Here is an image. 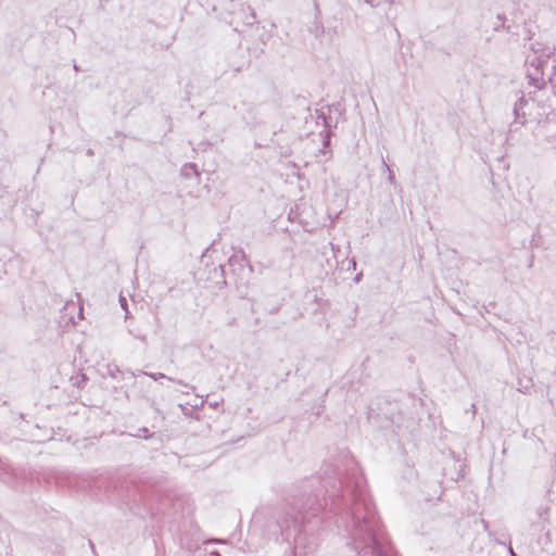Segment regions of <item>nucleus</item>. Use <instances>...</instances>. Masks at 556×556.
<instances>
[{
	"instance_id": "22",
	"label": "nucleus",
	"mask_w": 556,
	"mask_h": 556,
	"mask_svg": "<svg viewBox=\"0 0 556 556\" xmlns=\"http://www.w3.org/2000/svg\"><path fill=\"white\" fill-rule=\"evenodd\" d=\"M211 250H212V247L207 248V249L203 252V254H202V256H201V262H202V263H204V262H205V260L208 257V253H210V251H211Z\"/></svg>"
},
{
	"instance_id": "13",
	"label": "nucleus",
	"mask_w": 556,
	"mask_h": 556,
	"mask_svg": "<svg viewBox=\"0 0 556 556\" xmlns=\"http://www.w3.org/2000/svg\"><path fill=\"white\" fill-rule=\"evenodd\" d=\"M129 435L144 439H153L156 437L155 432H150L147 427L138 428L136 433H130Z\"/></svg>"
},
{
	"instance_id": "8",
	"label": "nucleus",
	"mask_w": 556,
	"mask_h": 556,
	"mask_svg": "<svg viewBox=\"0 0 556 556\" xmlns=\"http://www.w3.org/2000/svg\"><path fill=\"white\" fill-rule=\"evenodd\" d=\"M226 276L225 265L219 264L218 267H214V277H211V279H213L216 285H227Z\"/></svg>"
},
{
	"instance_id": "18",
	"label": "nucleus",
	"mask_w": 556,
	"mask_h": 556,
	"mask_svg": "<svg viewBox=\"0 0 556 556\" xmlns=\"http://www.w3.org/2000/svg\"><path fill=\"white\" fill-rule=\"evenodd\" d=\"M545 141L552 146H556V134L553 135H546Z\"/></svg>"
},
{
	"instance_id": "10",
	"label": "nucleus",
	"mask_w": 556,
	"mask_h": 556,
	"mask_svg": "<svg viewBox=\"0 0 556 556\" xmlns=\"http://www.w3.org/2000/svg\"><path fill=\"white\" fill-rule=\"evenodd\" d=\"M11 465L0 460V479L4 482H10V476L12 475Z\"/></svg>"
},
{
	"instance_id": "3",
	"label": "nucleus",
	"mask_w": 556,
	"mask_h": 556,
	"mask_svg": "<svg viewBox=\"0 0 556 556\" xmlns=\"http://www.w3.org/2000/svg\"><path fill=\"white\" fill-rule=\"evenodd\" d=\"M227 266L231 276L236 277L233 282L237 288H240V286H247L249 277L253 271V267L245 254L241 251L240 256L232 255L229 257Z\"/></svg>"
},
{
	"instance_id": "33",
	"label": "nucleus",
	"mask_w": 556,
	"mask_h": 556,
	"mask_svg": "<svg viewBox=\"0 0 556 556\" xmlns=\"http://www.w3.org/2000/svg\"><path fill=\"white\" fill-rule=\"evenodd\" d=\"M211 556H220V554L217 551H214L211 553Z\"/></svg>"
},
{
	"instance_id": "17",
	"label": "nucleus",
	"mask_w": 556,
	"mask_h": 556,
	"mask_svg": "<svg viewBox=\"0 0 556 556\" xmlns=\"http://www.w3.org/2000/svg\"><path fill=\"white\" fill-rule=\"evenodd\" d=\"M481 525L483 527V530L488 533V536L493 538L494 532L490 530L489 522L484 519H481Z\"/></svg>"
},
{
	"instance_id": "12",
	"label": "nucleus",
	"mask_w": 556,
	"mask_h": 556,
	"mask_svg": "<svg viewBox=\"0 0 556 556\" xmlns=\"http://www.w3.org/2000/svg\"><path fill=\"white\" fill-rule=\"evenodd\" d=\"M87 380H88L87 376L83 372H79V374L71 377L72 384L79 389H83L86 386Z\"/></svg>"
},
{
	"instance_id": "24",
	"label": "nucleus",
	"mask_w": 556,
	"mask_h": 556,
	"mask_svg": "<svg viewBox=\"0 0 556 556\" xmlns=\"http://www.w3.org/2000/svg\"><path fill=\"white\" fill-rule=\"evenodd\" d=\"M491 539H492V540H494V542H495L496 544H500V545H506V542H505V541H503V540H501V539L496 538L495 535H494L493 538H491Z\"/></svg>"
},
{
	"instance_id": "15",
	"label": "nucleus",
	"mask_w": 556,
	"mask_h": 556,
	"mask_svg": "<svg viewBox=\"0 0 556 556\" xmlns=\"http://www.w3.org/2000/svg\"><path fill=\"white\" fill-rule=\"evenodd\" d=\"M548 511H549V507H547V506H541L538 509L539 518L542 519V525H541L542 530H544L545 523L548 522V518H547Z\"/></svg>"
},
{
	"instance_id": "6",
	"label": "nucleus",
	"mask_w": 556,
	"mask_h": 556,
	"mask_svg": "<svg viewBox=\"0 0 556 556\" xmlns=\"http://www.w3.org/2000/svg\"><path fill=\"white\" fill-rule=\"evenodd\" d=\"M530 97L527 92H522L521 97L514 104L513 113L514 121L509 124V132L518 130L520 126L526 125L527 123V112L526 106L529 104Z\"/></svg>"
},
{
	"instance_id": "29",
	"label": "nucleus",
	"mask_w": 556,
	"mask_h": 556,
	"mask_svg": "<svg viewBox=\"0 0 556 556\" xmlns=\"http://www.w3.org/2000/svg\"><path fill=\"white\" fill-rule=\"evenodd\" d=\"M136 338H137V339H139V340H141V341H143V342L147 340V337H146L144 334H142V336H137Z\"/></svg>"
},
{
	"instance_id": "16",
	"label": "nucleus",
	"mask_w": 556,
	"mask_h": 556,
	"mask_svg": "<svg viewBox=\"0 0 556 556\" xmlns=\"http://www.w3.org/2000/svg\"><path fill=\"white\" fill-rule=\"evenodd\" d=\"M332 136V130H325L324 138H323V146L324 148H327L330 144V138Z\"/></svg>"
},
{
	"instance_id": "20",
	"label": "nucleus",
	"mask_w": 556,
	"mask_h": 556,
	"mask_svg": "<svg viewBox=\"0 0 556 556\" xmlns=\"http://www.w3.org/2000/svg\"><path fill=\"white\" fill-rule=\"evenodd\" d=\"M21 303H22V307H23V311L25 312V314H28L31 312L33 307H31V305H28V306L26 305L24 296L22 298Z\"/></svg>"
},
{
	"instance_id": "34",
	"label": "nucleus",
	"mask_w": 556,
	"mask_h": 556,
	"mask_svg": "<svg viewBox=\"0 0 556 556\" xmlns=\"http://www.w3.org/2000/svg\"><path fill=\"white\" fill-rule=\"evenodd\" d=\"M93 154V151L91 149H88L87 150V155H92Z\"/></svg>"
},
{
	"instance_id": "14",
	"label": "nucleus",
	"mask_w": 556,
	"mask_h": 556,
	"mask_svg": "<svg viewBox=\"0 0 556 556\" xmlns=\"http://www.w3.org/2000/svg\"><path fill=\"white\" fill-rule=\"evenodd\" d=\"M325 31L324 25L315 21L313 25L309 27V33L313 34L316 38L320 37Z\"/></svg>"
},
{
	"instance_id": "1",
	"label": "nucleus",
	"mask_w": 556,
	"mask_h": 556,
	"mask_svg": "<svg viewBox=\"0 0 556 556\" xmlns=\"http://www.w3.org/2000/svg\"><path fill=\"white\" fill-rule=\"evenodd\" d=\"M282 506L257 511L252 522L268 539L292 540L293 556H309L318 546L321 523L334 525L357 556H397L352 456L325 463L317 476L286 489Z\"/></svg>"
},
{
	"instance_id": "27",
	"label": "nucleus",
	"mask_w": 556,
	"mask_h": 556,
	"mask_svg": "<svg viewBox=\"0 0 556 556\" xmlns=\"http://www.w3.org/2000/svg\"><path fill=\"white\" fill-rule=\"evenodd\" d=\"M115 372H119V368L117 366H114V369H110V375L112 377H115Z\"/></svg>"
},
{
	"instance_id": "11",
	"label": "nucleus",
	"mask_w": 556,
	"mask_h": 556,
	"mask_svg": "<svg viewBox=\"0 0 556 556\" xmlns=\"http://www.w3.org/2000/svg\"><path fill=\"white\" fill-rule=\"evenodd\" d=\"M381 162H382V166H383L384 170L388 173V181H389V182H390V184H391L395 189H397V188H399V190H400V191H402V188H401V187L397 185V182H396L395 175H394L393 170H391V169H390V167H389V165L387 164V162H386V160H384V157H383V156H382V159H381Z\"/></svg>"
},
{
	"instance_id": "19",
	"label": "nucleus",
	"mask_w": 556,
	"mask_h": 556,
	"mask_svg": "<svg viewBox=\"0 0 556 556\" xmlns=\"http://www.w3.org/2000/svg\"><path fill=\"white\" fill-rule=\"evenodd\" d=\"M356 269V261L355 258H351L348 261L346 270H355Z\"/></svg>"
},
{
	"instance_id": "9",
	"label": "nucleus",
	"mask_w": 556,
	"mask_h": 556,
	"mask_svg": "<svg viewBox=\"0 0 556 556\" xmlns=\"http://www.w3.org/2000/svg\"><path fill=\"white\" fill-rule=\"evenodd\" d=\"M180 175L185 178H190L193 175L199 177L200 173L194 163H186L180 169Z\"/></svg>"
},
{
	"instance_id": "32",
	"label": "nucleus",
	"mask_w": 556,
	"mask_h": 556,
	"mask_svg": "<svg viewBox=\"0 0 556 556\" xmlns=\"http://www.w3.org/2000/svg\"><path fill=\"white\" fill-rule=\"evenodd\" d=\"M470 410L472 412L473 415L476 414V405L475 404L471 405Z\"/></svg>"
},
{
	"instance_id": "5",
	"label": "nucleus",
	"mask_w": 556,
	"mask_h": 556,
	"mask_svg": "<svg viewBox=\"0 0 556 556\" xmlns=\"http://www.w3.org/2000/svg\"><path fill=\"white\" fill-rule=\"evenodd\" d=\"M239 54V51H232L226 55L220 61H217L216 63V73L222 75H225L229 71H232L235 74L240 73L248 66V61L244 59L238 60L237 56Z\"/></svg>"
},
{
	"instance_id": "25",
	"label": "nucleus",
	"mask_w": 556,
	"mask_h": 556,
	"mask_svg": "<svg viewBox=\"0 0 556 556\" xmlns=\"http://www.w3.org/2000/svg\"><path fill=\"white\" fill-rule=\"evenodd\" d=\"M507 549H508V553H509V555H510V556H519V555L514 551V548L511 547V544H510V543L508 544Z\"/></svg>"
},
{
	"instance_id": "35",
	"label": "nucleus",
	"mask_w": 556,
	"mask_h": 556,
	"mask_svg": "<svg viewBox=\"0 0 556 556\" xmlns=\"http://www.w3.org/2000/svg\"><path fill=\"white\" fill-rule=\"evenodd\" d=\"M269 312H270L271 314H274V313L278 312V307H275V308L270 309Z\"/></svg>"
},
{
	"instance_id": "4",
	"label": "nucleus",
	"mask_w": 556,
	"mask_h": 556,
	"mask_svg": "<svg viewBox=\"0 0 556 556\" xmlns=\"http://www.w3.org/2000/svg\"><path fill=\"white\" fill-rule=\"evenodd\" d=\"M345 109L341 102L326 104L316 110L317 121H321L325 129L332 130L338 127L340 118L343 116Z\"/></svg>"
},
{
	"instance_id": "23",
	"label": "nucleus",
	"mask_w": 556,
	"mask_h": 556,
	"mask_svg": "<svg viewBox=\"0 0 556 556\" xmlns=\"http://www.w3.org/2000/svg\"><path fill=\"white\" fill-rule=\"evenodd\" d=\"M119 303H121V306L126 311V313L128 312L127 309V301L124 296H119Z\"/></svg>"
},
{
	"instance_id": "26",
	"label": "nucleus",
	"mask_w": 556,
	"mask_h": 556,
	"mask_svg": "<svg viewBox=\"0 0 556 556\" xmlns=\"http://www.w3.org/2000/svg\"><path fill=\"white\" fill-rule=\"evenodd\" d=\"M362 277H363V273H358V274L354 277V282H355V283H358V282L362 280Z\"/></svg>"
},
{
	"instance_id": "30",
	"label": "nucleus",
	"mask_w": 556,
	"mask_h": 556,
	"mask_svg": "<svg viewBox=\"0 0 556 556\" xmlns=\"http://www.w3.org/2000/svg\"><path fill=\"white\" fill-rule=\"evenodd\" d=\"M366 3H368L370 7H376V4L374 3V0H365Z\"/></svg>"
},
{
	"instance_id": "31",
	"label": "nucleus",
	"mask_w": 556,
	"mask_h": 556,
	"mask_svg": "<svg viewBox=\"0 0 556 556\" xmlns=\"http://www.w3.org/2000/svg\"><path fill=\"white\" fill-rule=\"evenodd\" d=\"M73 68H74V71H75V72H79V71H80V68H79V66L76 64V62H74Z\"/></svg>"
},
{
	"instance_id": "7",
	"label": "nucleus",
	"mask_w": 556,
	"mask_h": 556,
	"mask_svg": "<svg viewBox=\"0 0 556 556\" xmlns=\"http://www.w3.org/2000/svg\"><path fill=\"white\" fill-rule=\"evenodd\" d=\"M140 372H141L142 375L149 376V377H150V378H152L153 380H159V379H168V380H170V381H174V382H176V383H178V384H180V386H182V387L187 388L188 390H192V391L194 390V387H192V386H190V384L186 383L185 381L179 380V379H178V380H176V379H174V378H172V377L166 376V375H165V374H163V372H155V374H153V372H146V371H140Z\"/></svg>"
},
{
	"instance_id": "21",
	"label": "nucleus",
	"mask_w": 556,
	"mask_h": 556,
	"mask_svg": "<svg viewBox=\"0 0 556 556\" xmlns=\"http://www.w3.org/2000/svg\"><path fill=\"white\" fill-rule=\"evenodd\" d=\"M249 10L251 11L250 16L251 18L247 21V24H253L256 20L255 12L249 7Z\"/></svg>"
},
{
	"instance_id": "2",
	"label": "nucleus",
	"mask_w": 556,
	"mask_h": 556,
	"mask_svg": "<svg viewBox=\"0 0 556 556\" xmlns=\"http://www.w3.org/2000/svg\"><path fill=\"white\" fill-rule=\"evenodd\" d=\"M553 54L554 52L548 50L526 60L528 86L534 88V90H528V96L543 110L542 114L547 118L553 113V109L549 103L540 99L539 92L548 84L556 97V59Z\"/></svg>"
},
{
	"instance_id": "28",
	"label": "nucleus",
	"mask_w": 556,
	"mask_h": 556,
	"mask_svg": "<svg viewBox=\"0 0 556 556\" xmlns=\"http://www.w3.org/2000/svg\"><path fill=\"white\" fill-rule=\"evenodd\" d=\"M193 556H206V554L202 551L194 552Z\"/></svg>"
}]
</instances>
